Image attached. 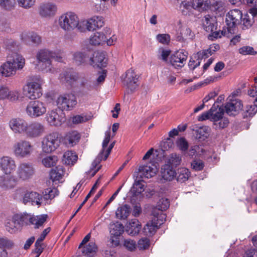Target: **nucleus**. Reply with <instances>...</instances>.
I'll use <instances>...</instances> for the list:
<instances>
[{
  "label": "nucleus",
  "mask_w": 257,
  "mask_h": 257,
  "mask_svg": "<svg viewBox=\"0 0 257 257\" xmlns=\"http://www.w3.org/2000/svg\"><path fill=\"white\" fill-rule=\"evenodd\" d=\"M7 49L11 51L7 57V61L0 67V72L5 77H11L16 73L17 69H22L25 63V59L17 52H13L18 49V46L12 40L6 42Z\"/></svg>",
  "instance_id": "obj_1"
},
{
  "label": "nucleus",
  "mask_w": 257,
  "mask_h": 257,
  "mask_svg": "<svg viewBox=\"0 0 257 257\" xmlns=\"http://www.w3.org/2000/svg\"><path fill=\"white\" fill-rule=\"evenodd\" d=\"M162 203H164V206L161 207V210L159 208H156L153 210V217L152 220L149 221L143 228V231L147 235H154L165 220L166 214L162 211L165 210L169 207V202L167 199H162Z\"/></svg>",
  "instance_id": "obj_2"
},
{
  "label": "nucleus",
  "mask_w": 257,
  "mask_h": 257,
  "mask_svg": "<svg viewBox=\"0 0 257 257\" xmlns=\"http://www.w3.org/2000/svg\"><path fill=\"white\" fill-rule=\"evenodd\" d=\"M59 27L64 31L70 32L76 28L81 32H84V27L81 25L77 15L73 12H67L62 14L58 20Z\"/></svg>",
  "instance_id": "obj_3"
},
{
  "label": "nucleus",
  "mask_w": 257,
  "mask_h": 257,
  "mask_svg": "<svg viewBox=\"0 0 257 257\" xmlns=\"http://www.w3.org/2000/svg\"><path fill=\"white\" fill-rule=\"evenodd\" d=\"M202 24L204 29L207 32H210L211 34L208 36V38L210 40H214V39L221 38L222 36L227 35L226 31H216L217 24L216 19L213 16L209 15L204 16L202 19Z\"/></svg>",
  "instance_id": "obj_4"
},
{
  "label": "nucleus",
  "mask_w": 257,
  "mask_h": 257,
  "mask_svg": "<svg viewBox=\"0 0 257 257\" xmlns=\"http://www.w3.org/2000/svg\"><path fill=\"white\" fill-rule=\"evenodd\" d=\"M43 80L38 76L33 78L31 82H27L23 89L27 97L31 99H36L42 95L41 85Z\"/></svg>",
  "instance_id": "obj_5"
},
{
  "label": "nucleus",
  "mask_w": 257,
  "mask_h": 257,
  "mask_svg": "<svg viewBox=\"0 0 257 257\" xmlns=\"http://www.w3.org/2000/svg\"><path fill=\"white\" fill-rule=\"evenodd\" d=\"M61 141V136L58 133L53 132L46 135L42 142L43 151L47 153L54 152L59 147Z\"/></svg>",
  "instance_id": "obj_6"
},
{
  "label": "nucleus",
  "mask_w": 257,
  "mask_h": 257,
  "mask_svg": "<svg viewBox=\"0 0 257 257\" xmlns=\"http://www.w3.org/2000/svg\"><path fill=\"white\" fill-rule=\"evenodd\" d=\"M36 170L33 163L29 162L20 163L16 170L17 179L22 181L31 179L35 175Z\"/></svg>",
  "instance_id": "obj_7"
},
{
  "label": "nucleus",
  "mask_w": 257,
  "mask_h": 257,
  "mask_svg": "<svg viewBox=\"0 0 257 257\" xmlns=\"http://www.w3.org/2000/svg\"><path fill=\"white\" fill-rule=\"evenodd\" d=\"M13 149L16 157L24 158L31 155L34 151V146L29 141L20 140L14 144Z\"/></svg>",
  "instance_id": "obj_8"
},
{
  "label": "nucleus",
  "mask_w": 257,
  "mask_h": 257,
  "mask_svg": "<svg viewBox=\"0 0 257 257\" xmlns=\"http://www.w3.org/2000/svg\"><path fill=\"white\" fill-rule=\"evenodd\" d=\"M242 17V14L238 9H233L227 13L225 20L227 29L226 36L228 37V34H234L235 33L236 27L239 25V24L241 22Z\"/></svg>",
  "instance_id": "obj_9"
},
{
  "label": "nucleus",
  "mask_w": 257,
  "mask_h": 257,
  "mask_svg": "<svg viewBox=\"0 0 257 257\" xmlns=\"http://www.w3.org/2000/svg\"><path fill=\"white\" fill-rule=\"evenodd\" d=\"M56 53L47 49L41 50L37 54L39 65L42 71L46 72L52 70V59L55 58Z\"/></svg>",
  "instance_id": "obj_10"
},
{
  "label": "nucleus",
  "mask_w": 257,
  "mask_h": 257,
  "mask_svg": "<svg viewBox=\"0 0 257 257\" xmlns=\"http://www.w3.org/2000/svg\"><path fill=\"white\" fill-rule=\"evenodd\" d=\"M56 104L60 112L63 110H71L77 104L76 98L72 94L60 95L56 100Z\"/></svg>",
  "instance_id": "obj_11"
},
{
  "label": "nucleus",
  "mask_w": 257,
  "mask_h": 257,
  "mask_svg": "<svg viewBox=\"0 0 257 257\" xmlns=\"http://www.w3.org/2000/svg\"><path fill=\"white\" fill-rule=\"evenodd\" d=\"M46 110L45 104L39 100L29 102L26 109L27 114L33 118L43 115L45 113Z\"/></svg>",
  "instance_id": "obj_12"
},
{
  "label": "nucleus",
  "mask_w": 257,
  "mask_h": 257,
  "mask_svg": "<svg viewBox=\"0 0 257 257\" xmlns=\"http://www.w3.org/2000/svg\"><path fill=\"white\" fill-rule=\"evenodd\" d=\"M188 53L183 50L178 51L169 58V64L176 69L182 68L186 64Z\"/></svg>",
  "instance_id": "obj_13"
},
{
  "label": "nucleus",
  "mask_w": 257,
  "mask_h": 257,
  "mask_svg": "<svg viewBox=\"0 0 257 257\" xmlns=\"http://www.w3.org/2000/svg\"><path fill=\"white\" fill-rule=\"evenodd\" d=\"M25 134L30 138H36L41 136L45 131V126L38 121H34L27 124Z\"/></svg>",
  "instance_id": "obj_14"
},
{
  "label": "nucleus",
  "mask_w": 257,
  "mask_h": 257,
  "mask_svg": "<svg viewBox=\"0 0 257 257\" xmlns=\"http://www.w3.org/2000/svg\"><path fill=\"white\" fill-rule=\"evenodd\" d=\"M57 10L56 5L50 2L41 4L38 8L39 14L44 18L54 17L56 14Z\"/></svg>",
  "instance_id": "obj_15"
},
{
  "label": "nucleus",
  "mask_w": 257,
  "mask_h": 257,
  "mask_svg": "<svg viewBox=\"0 0 257 257\" xmlns=\"http://www.w3.org/2000/svg\"><path fill=\"white\" fill-rule=\"evenodd\" d=\"M242 104L241 101L235 98H229L223 106L225 112L230 116H234L241 109Z\"/></svg>",
  "instance_id": "obj_16"
},
{
  "label": "nucleus",
  "mask_w": 257,
  "mask_h": 257,
  "mask_svg": "<svg viewBox=\"0 0 257 257\" xmlns=\"http://www.w3.org/2000/svg\"><path fill=\"white\" fill-rule=\"evenodd\" d=\"M28 122L23 118L17 117L11 119L9 125L12 131L16 134L26 133Z\"/></svg>",
  "instance_id": "obj_17"
},
{
  "label": "nucleus",
  "mask_w": 257,
  "mask_h": 257,
  "mask_svg": "<svg viewBox=\"0 0 257 257\" xmlns=\"http://www.w3.org/2000/svg\"><path fill=\"white\" fill-rule=\"evenodd\" d=\"M139 76L134 70H128L125 75L123 82L131 91H134L138 86Z\"/></svg>",
  "instance_id": "obj_18"
},
{
  "label": "nucleus",
  "mask_w": 257,
  "mask_h": 257,
  "mask_svg": "<svg viewBox=\"0 0 257 257\" xmlns=\"http://www.w3.org/2000/svg\"><path fill=\"white\" fill-rule=\"evenodd\" d=\"M104 25L103 18L101 16H94L87 21L81 22V25L89 31H93L96 28H101Z\"/></svg>",
  "instance_id": "obj_19"
},
{
  "label": "nucleus",
  "mask_w": 257,
  "mask_h": 257,
  "mask_svg": "<svg viewBox=\"0 0 257 257\" xmlns=\"http://www.w3.org/2000/svg\"><path fill=\"white\" fill-rule=\"evenodd\" d=\"M43 196L35 191H26L24 193L21 201L24 204L31 203L32 205H40Z\"/></svg>",
  "instance_id": "obj_20"
},
{
  "label": "nucleus",
  "mask_w": 257,
  "mask_h": 257,
  "mask_svg": "<svg viewBox=\"0 0 257 257\" xmlns=\"http://www.w3.org/2000/svg\"><path fill=\"white\" fill-rule=\"evenodd\" d=\"M107 59L105 54L102 51H96L90 58V64L94 67L101 68L106 67Z\"/></svg>",
  "instance_id": "obj_21"
},
{
  "label": "nucleus",
  "mask_w": 257,
  "mask_h": 257,
  "mask_svg": "<svg viewBox=\"0 0 257 257\" xmlns=\"http://www.w3.org/2000/svg\"><path fill=\"white\" fill-rule=\"evenodd\" d=\"M16 167L15 161L9 156L0 158V168L6 175H10Z\"/></svg>",
  "instance_id": "obj_22"
},
{
  "label": "nucleus",
  "mask_w": 257,
  "mask_h": 257,
  "mask_svg": "<svg viewBox=\"0 0 257 257\" xmlns=\"http://www.w3.org/2000/svg\"><path fill=\"white\" fill-rule=\"evenodd\" d=\"M249 14L251 15L248 14L242 15L241 22L239 24L242 30L248 29L252 26L254 23L253 18L257 15V10L256 9L250 10Z\"/></svg>",
  "instance_id": "obj_23"
},
{
  "label": "nucleus",
  "mask_w": 257,
  "mask_h": 257,
  "mask_svg": "<svg viewBox=\"0 0 257 257\" xmlns=\"http://www.w3.org/2000/svg\"><path fill=\"white\" fill-rule=\"evenodd\" d=\"M18 179L12 175L0 176V187L4 189L13 188L17 184Z\"/></svg>",
  "instance_id": "obj_24"
},
{
  "label": "nucleus",
  "mask_w": 257,
  "mask_h": 257,
  "mask_svg": "<svg viewBox=\"0 0 257 257\" xmlns=\"http://www.w3.org/2000/svg\"><path fill=\"white\" fill-rule=\"evenodd\" d=\"M59 110H52L47 114V121L50 125L52 126H59L62 124L63 118L61 117L58 112Z\"/></svg>",
  "instance_id": "obj_25"
},
{
  "label": "nucleus",
  "mask_w": 257,
  "mask_h": 257,
  "mask_svg": "<svg viewBox=\"0 0 257 257\" xmlns=\"http://www.w3.org/2000/svg\"><path fill=\"white\" fill-rule=\"evenodd\" d=\"M224 111L223 106H219L218 105L214 103L210 109L211 121L214 122L219 120L220 118L223 117Z\"/></svg>",
  "instance_id": "obj_26"
},
{
  "label": "nucleus",
  "mask_w": 257,
  "mask_h": 257,
  "mask_svg": "<svg viewBox=\"0 0 257 257\" xmlns=\"http://www.w3.org/2000/svg\"><path fill=\"white\" fill-rule=\"evenodd\" d=\"M161 173L162 177L165 180L169 181H172L177 175L173 168L168 165H164L162 167Z\"/></svg>",
  "instance_id": "obj_27"
},
{
  "label": "nucleus",
  "mask_w": 257,
  "mask_h": 257,
  "mask_svg": "<svg viewBox=\"0 0 257 257\" xmlns=\"http://www.w3.org/2000/svg\"><path fill=\"white\" fill-rule=\"evenodd\" d=\"M195 138L200 141H204L209 136L210 128L207 126H203L194 130Z\"/></svg>",
  "instance_id": "obj_28"
},
{
  "label": "nucleus",
  "mask_w": 257,
  "mask_h": 257,
  "mask_svg": "<svg viewBox=\"0 0 257 257\" xmlns=\"http://www.w3.org/2000/svg\"><path fill=\"white\" fill-rule=\"evenodd\" d=\"M60 78L63 82H66L69 84H72L73 82L76 81L78 78V74L72 71L69 70L66 71L60 74Z\"/></svg>",
  "instance_id": "obj_29"
},
{
  "label": "nucleus",
  "mask_w": 257,
  "mask_h": 257,
  "mask_svg": "<svg viewBox=\"0 0 257 257\" xmlns=\"http://www.w3.org/2000/svg\"><path fill=\"white\" fill-rule=\"evenodd\" d=\"M80 138V135L77 131H72L66 135L64 142L66 145L72 147L78 142Z\"/></svg>",
  "instance_id": "obj_30"
},
{
  "label": "nucleus",
  "mask_w": 257,
  "mask_h": 257,
  "mask_svg": "<svg viewBox=\"0 0 257 257\" xmlns=\"http://www.w3.org/2000/svg\"><path fill=\"white\" fill-rule=\"evenodd\" d=\"M47 214L32 215L30 224L34 225L35 229L42 226L48 218Z\"/></svg>",
  "instance_id": "obj_31"
},
{
  "label": "nucleus",
  "mask_w": 257,
  "mask_h": 257,
  "mask_svg": "<svg viewBox=\"0 0 257 257\" xmlns=\"http://www.w3.org/2000/svg\"><path fill=\"white\" fill-rule=\"evenodd\" d=\"M22 39L25 42L30 40L32 43L39 45L41 43V37L37 33L34 32H27L23 34Z\"/></svg>",
  "instance_id": "obj_32"
},
{
  "label": "nucleus",
  "mask_w": 257,
  "mask_h": 257,
  "mask_svg": "<svg viewBox=\"0 0 257 257\" xmlns=\"http://www.w3.org/2000/svg\"><path fill=\"white\" fill-rule=\"evenodd\" d=\"M139 171L141 177L150 178L155 175L156 168L148 166H143L139 167Z\"/></svg>",
  "instance_id": "obj_33"
},
{
  "label": "nucleus",
  "mask_w": 257,
  "mask_h": 257,
  "mask_svg": "<svg viewBox=\"0 0 257 257\" xmlns=\"http://www.w3.org/2000/svg\"><path fill=\"white\" fill-rule=\"evenodd\" d=\"M131 210V207L128 205L125 204L120 206L116 211V217L119 219H125L128 216Z\"/></svg>",
  "instance_id": "obj_34"
},
{
  "label": "nucleus",
  "mask_w": 257,
  "mask_h": 257,
  "mask_svg": "<svg viewBox=\"0 0 257 257\" xmlns=\"http://www.w3.org/2000/svg\"><path fill=\"white\" fill-rule=\"evenodd\" d=\"M192 4L193 9L204 11L209 8L210 2L209 0H193Z\"/></svg>",
  "instance_id": "obj_35"
},
{
  "label": "nucleus",
  "mask_w": 257,
  "mask_h": 257,
  "mask_svg": "<svg viewBox=\"0 0 257 257\" xmlns=\"http://www.w3.org/2000/svg\"><path fill=\"white\" fill-rule=\"evenodd\" d=\"M181 158L179 155L173 153L168 157L165 165H168L172 168L176 167L181 164Z\"/></svg>",
  "instance_id": "obj_36"
},
{
  "label": "nucleus",
  "mask_w": 257,
  "mask_h": 257,
  "mask_svg": "<svg viewBox=\"0 0 257 257\" xmlns=\"http://www.w3.org/2000/svg\"><path fill=\"white\" fill-rule=\"evenodd\" d=\"M106 36L102 33L96 32L91 36L89 39L91 45L96 46L100 45L102 42H105Z\"/></svg>",
  "instance_id": "obj_37"
},
{
  "label": "nucleus",
  "mask_w": 257,
  "mask_h": 257,
  "mask_svg": "<svg viewBox=\"0 0 257 257\" xmlns=\"http://www.w3.org/2000/svg\"><path fill=\"white\" fill-rule=\"evenodd\" d=\"M109 230L110 235L113 237L119 236L124 232V227L122 224L116 222L110 224Z\"/></svg>",
  "instance_id": "obj_38"
},
{
  "label": "nucleus",
  "mask_w": 257,
  "mask_h": 257,
  "mask_svg": "<svg viewBox=\"0 0 257 257\" xmlns=\"http://www.w3.org/2000/svg\"><path fill=\"white\" fill-rule=\"evenodd\" d=\"M77 155L72 151H67L63 155V162L67 165H73L77 160Z\"/></svg>",
  "instance_id": "obj_39"
},
{
  "label": "nucleus",
  "mask_w": 257,
  "mask_h": 257,
  "mask_svg": "<svg viewBox=\"0 0 257 257\" xmlns=\"http://www.w3.org/2000/svg\"><path fill=\"white\" fill-rule=\"evenodd\" d=\"M128 233L132 235L138 234L141 229V225L138 219H132L127 226Z\"/></svg>",
  "instance_id": "obj_40"
},
{
  "label": "nucleus",
  "mask_w": 257,
  "mask_h": 257,
  "mask_svg": "<svg viewBox=\"0 0 257 257\" xmlns=\"http://www.w3.org/2000/svg\"><path fill=\"white\" fill-rule=\"evenodd\" d=\"M64 169L63 166H58L52 169L50 173V177L52 181H59L64 175Z\"/></svg>",
  "instance_id": "obj_41"
},
{
  "label": "nucleus",
  "mask_w": 257,
  "mask_h": 257,
  "mask_svg": "<svg viewBox=\"0 0 257 257\" xmlns=\"http://www.w3.org/2000/svg\"><path fill=\"white\" fill-rule=\"evenodd\" d=\"M144 185L142 183V180H135L131 189V193L134 196H137L141 194L144 191Z\"/></svg>",
  "instance_id": "obj_42"
},
{
  "label": "nucleus",
  "mask_w": 257,
  "mask_h": 257,
  "mask_svg": "<svg viewBox=\"0 0 257 257\" xmlns=\"http://www.w3.org/2000/svg\"><path fill=\"white\" fill-rule=\"evenodd\" d=\"M190 176V172L189 170L185 168H181L178 169V173L176 175V178L178 182L183 183L187 181Z\"/></svg>",
  "instance_id": "obj_43"
},
{
  "label": "nucleus",
  "mask_w": 257,
  "mask_h": 257,
  "mask_svg": "<svg viewBox=\"0 0 257 257\" xmlns=\"http://www.w3.org/2000/svg\"><path fill=\"white\" fill-rule=\"evenodd\" d=\"M73 60L77 65L84 63L88 59L89 56L85 52H76L73 55Z\"/></svg>",
  "instance_id": "obj_44"
},
{
  "label": "nucleus",
  "mask_w": 257,
  "mask_h": 257,
  "mask_svg": "<svg viewBox=\"0 0 257 257\" xmlns=\"http://www.w3.org/2000/svg\"><path fill=\"white\" fill-rule=\"evenodd\" d=\"M179 28L178 31H180V34L183 35L186 39H192L194 34L191 29L186 26H182L180 21L179 22Z\"/></svg>",
  "instance_id": "obj_45"
},
{
  "label": "nucleus",
  "mask_w": 257,
  "mask_h": 257,
  "mask_svg": "<svg viewBox=\"0 0 257 257\" xmlns=\"http://www.w3.org/2000/svg\"><path fill=\"white\" fill-rule=\"evenodd\" d=\"M229 124V120L227 118L223 117L220 118L219 120L213 122V126L215 130H221L225 128Z\"/></svg>",
  "instance_id": "obj_46"
},
{
  "label": "nucleus",
  "mask_w": 257,
  "mask_h": 257,
  "mask_svg": "<svg viewBox=\"0 0 257 257\" xmlns=\"http://www.w3.org/2000/svg\"><path fill=\"white\" fill-rule=\"evenodd\" d=\"M57 161L58 159L57 156H49L42 160V163L46 167H51L55 166Z\"/></svg>",
  "instance_id": "obj_47"
},
{
  "label": "nucleus",
  "mask_w": 257,
  "mask_h": 257,
  "mask_svg": "<svg viewBox=\"0 0 257 257\" xmlns=\"http://www.w3.org/2000/svg\"><path fill=\"white\" fill-rule=\"evenodd\" d=\"M212 54L208 49L203 50L199 51L194 55V58L201 62L202 59H205L211 56Z\"/></svg>",
  "instance_id": "obj_48"
},
{
  "label": "nucleus",
  "mask_w": 257,
  "mask_h": 257,
  "mask_svg": "<svg viewBox=\"0 0 257 257\" xmlns=\"http://www.w3.org/2000/svg\"><path fill=\"white\" fill-rule=\"evenodd\" d=\"M14 242L7 237H0V248L11 249L14 246Z\"/></svg>",
  "instance_id": "obj_49"
},
{
  "label": "nucleus",
  "mask_w": 257,
  "mask_h": 257,
  "mask_svg": "<svg viewBox=\"0 0 257 257\" xmlns=\"http://www.w3.org/2000/svg\"><path fill=\"white\" fill-rule=\"evenodd\" d=\"M58 192L57 189L55 188L47 189L44 192V198L46 200L52 199L58 195Z\"/></svg>",
  "instance_id": "obj_50"
},
{
  "label": "nucleus",
  "mask_w": 257,
  "mask_h": 257,
  "mask_svg": "<svg viewBox=\"0 0 257 257\" xmlns=\"http://www.w3.org/2000/svg\"><path fill=\"white\" fill-rule=\"evenodd\" d=\"M177 147L182 151L185 152L188 149V142L184 138H180L176 142Z\"/></svg>",
  "instance_id": "obj_51"
},
{
  "label": "nucleus",
  "mask_w": 257,
  "mask_h": 257,
  "mask_svg": "<svg viewBox=\"0 0 257 257\" xmlns=\"http://www.w3.org/2000/svg\"><path fill=\"white\" fill-rule=\"evenodd\" d=\"M256 100L253 101V104L247 105L246 106L245 112L248 114L246 116H252L257 112V104H256Z\"/></svg>",
  "instance_id": "obj_52"
},
{
  "label": "nucleus",
  "mask_w": 257,
  "mask_h": 257,
  "mask_svg": "<svg viewBox=\"0 0 257 257\" xmlns=\"http://www.w3.org/2000/svg\"><path fill=\"white\" fill-rule=\"evenodd\" d=\"M6 230L11 233L15 232L19 228L15 223H14L12 218V219L8 220L6 222Z\"/></svg>",
  "instance_id": "obj_53"
},
{
  "label": "nucleus",
  "mask_w": 257,
  "mask_h": 257,
  "mask_svg": "<svg viewBox=\"0 0 257 257\" xmlns=\"http://www.w3.org/2000/svg\"><path fill=\"white\" fill-rule=\"evenodd\" d=\"M17 2L20 7L29 9L35 5L36 0H17Z\"/></svg>",
  "instance_id": "obj_54"
},
{
  "label": "nucleus",
  "mask_w": 257,
  "mask_h": 257,
  "mask_svg": "<svg viewBox=\"0 0 257 257\" xmlns=\"http://www.w3.org/2000/svg\"><path fill=\"white\" fill-rule=\"evenodd\" d=\"M103 153L100 152L97 158L94 160L92 164V168L91 169L94 170V172L92 173L93 176H94L100 168V166H99L96 169L97 166L100 163L101 160L103 159Z\"/></svg>",
  "instance_id": "obj_55"
},
{
  "label": "nucleus",
  "mask_w": 257,
  "mask_h": 257,
  "mask_svg": "<svg viewBox=\"0 0 257 257\" xmlns=\"http://www.w3.org/2000/svg\"><path fill=\"white\" fill-rule=\"evenodd\" d=\"M15 5V0H4L3 4H0V6L6 10L10 11L14 8Z\"/></svg>",
  "instance_id": "obj_56"
},
{
  "label": "nucleus",
  "mask_w": 257,
  "mask_h": 257,
  "mask_svg": "<svg viewBox=\"0 0 257 257\" xmlns=\"http://www.w3.org/2000/svg\"><path fill=\"white\" fill-rule=\"evenodd\" d=\"M182 13L184 15H189V12L193 9L192 2H183L181 5Z\"/></svg>",
  "instance_id": "obj_57"
},
{
  "label": "nucleus",
  "mask_w": 257,
  "mask_h": 257,
  "mask_svg": "<svg viewBox=\"0 0 257 257\" xmlns=\"http://www.w3.org/2000/svg\"><path fill=\"white\" fill-rule=\"evenodd\" d=\"M150 245L149 239L144 237L140 239L138 242V246L140 249H146Z\"/></svg>",
  "instance_id": "obj_58"
},
{
  "label": "nucleus",
  "mask_w": 257,
  "mask_h": 257,
  "mask_svg": "<svg viewBox=\"0 0 257 257\" xmlns=\"http://www.w3.org/2000/svg\"><path fill=\"white\" fill-rule=\"evenodd\" d=\"M191 166L192 169L196 171H199L203 169L204 164L202 160H195L192 161Z\"/></svg>",
  "instance_id": "obj_59"
},
{
  "label": "nucleus",
  "mask_w": 257,
  "mask_h": 257,
  "mask_svg": "<svg viewBox=\"0 0 257 257\" xmlns=\"http://www.w3.org/2000/svg\"><path fill=\"white\" fill-rule=\"evenodd\" d=\"M239 52L242 55H254L256 52L250 46H243L239 49Z\"/></svg>",
  "instance_id": "obj_60"
},
{
  "label": "nucleus",
  "mask_w": 257,
  "mask_h": 257,
  "mask_svg": "<svg viewBox=\"0 0 257 257\" xmlns=\"http://www.w3.org/2000/svg\"><path fill=\"white\" fill-rule=\"evenodd\" d=\"M97 247L95 242L90 241L88 244L86 246L85 249L83 250V253L86 254H89L96 252Z\"/></svg>",
  "instance_id": "obj_61"
},
{
  "label": "nucleus",
  "mask_w": 257,
  "mask_h": 257,
  "mask_svg": "<svg viewBox=\"0 0 257 257\" xmlns=\"http://www.w3.org/2000/svg\"><path fill=\"white\" fill-rule=\"evenodd\" d=\"M88 118L85 115H77L72 117V121L73 123L78 124L87 121Z\"/></svg>",
  "instance_id": "obj_62"
},
{
  "label": "nucleus",
  "mask_w": 257,
  "mask_h": 257,
  "mask_svg": "<svg viewBox=\"0 0 257 257\" xmlns=\"http://www.w3.org/2000/svg\"><path fill=\"white\" fill-rule=\"evenodd\" d=\"M110 138V131L109 130L106 131L105 133V138L102 143V149L100 153H104V150L105 148L107 147Z\"/></svg>",
  "instance_id": "obj_63"
},
{
  "label": "nucleus",
  "mask_w": 257,
  "mask_h": 257,
  "mask_svg": "<svg viewBox=\"0 0 257 257\" xmlns=\"http://www.w3.org/2000/svg\"><path fill=\"white\" fill-rule=\"evenodd\" d=\"M171 51L169 50L162 49L161 51L160 59L167 64H169V60L168 58L170 55Z\"/></svg>",
  "instance_id": "obj_64"
}]
</instances>
